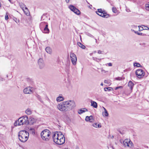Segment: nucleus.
<instances>
[{
	"label": "nucleus",
	"mask_w": 149,
	"mask_h": 149,
	"mask_svg": "<svg viewBox=\"0 0 149 149\" xmlns=\"http://www.w3.org/2000/svg\"><path fill=\"white\" fill-rule=\"evenodd\" d=\"M52 138L54 141L57 144L62 145L65 142V138L61 132L54 133L53 135Z\"/></svg>",
	"instance_id": "obj_1"
},
{
	"label": "nucleus",
	"mask_w": 149,
	"mask_h": 149,
	"mask_svg": "<svg viewBox=\"0 0 149 149\" xmlns=\"http://www.w3.org/2000/svg\"><path fill=\"white\" fill-rule=\"evenodd\" d=\"M18 137L19 140L22 142H25L28 139L29 134L25 130H22L18 133Z\"/></svg>",
	"instance_id": "obj_2"
},
{
	"label": "nucleus",
	"mask_w": 149,
	"mask_h": 149,
	"mask_svg": "<svg viewBox=\"0 0 149 149\" xmlns=\"http://www.w3.org/2000/svg\"><path fill=\"white\" fill-rule=\"evenodd\" d=\"M28 118L27 116H25L19 118L14 123V125H21L28 124Z\"/></svg>",
	"instance_id": "obj_3"
},
{
	"label": "nucleus",
	"mask_w": 149,
	"mask_h": 149,
	"mask_svg": "<svg viewBox=\"0 0 149 149\" xmlns=\"http://www.w3.org/2000/svg\"><path fill=\"white\" fill-rule=\"evenodd\" d=\"M67 111L71 110L76 106L75 102L72 100L65 101Z\"/></svg>",
	"instance_id": "obj_4"
},
{
	"label": "nucleus",
	"mask_w": 149,
	"mask_h": 149,
	"mask_svg": "<svg viewBox=\"0 0 149 149\" xmlns=\"http://www.w3.org/2000/svg\"><path fill=\"white\" fill-rule=\"evenodd\" d=\"M50 132L48 130H45L43 131L41 133V135L42 139L45 141H48L50 138Z\"/></svg>",
	"instance_id": "obj_5"
},
{
	"label": "nucleus",
	"mask_w": 149,
	"mask_h": 149,
	"mask_svg": "<svg viewBox=\"0 0 149 149\" xmlns=\"http://www.w3.org/2000/svg\"><path fill=\"white\" fill-rule=\"evenodd\" d=\"M96 13L98 15L104 18H107L109 17V15L106 11L101 8L98 9Z\"/></svg>",
	"instance_id": "obj_6"
},
{
	"label": "nucleus",
	"mask_w": 149,
	"mask_h": 149,
	"mask_svg": "<svg viewBox=\"0 0 149 149\" xmlns=\"http://www.w3.org/2000/svg\"><path fill=\"white\" fill-rule=\"evenodd\" d=\"M57 109L61 111L66 112L67 111L65 101L62 102L57 105Z\"/></svg>",
	"instance_id": "obj_7"
},
{
	"label": "nucleus",
	"mask_w": 149,
	"mask_h": 149,
	"mask_svg": "<svg viewBox=\"0 0 149 149\" xmlns=\"http://www.w3.org/2000/svg\"><path fill=\"white\" fill-rule=\"evenodd\" d=\"M136 74L139 78H141L144 76L145 72L142 69H138L136 71Z\"/></svg>",
	"instance_id": "obj_8"
},
{
	"label": "nucleus",
	"mask_w": 149,
	"mask_h": 149,
	"mask_svg": "<svg viewBox=\"0 0 149 149\" xmlns=\"http://www.w3.org/2000/svg\"><path fill=\"white\" fill-rule=\"evenodd\" d=\"M33 89L31 87L28 86L24 89L23 92L25 94H31L33 93Z\"/></svg>",
	"instance_id": "obj_9"
},
{
	"label": "nucleus",
	"mask_w": 149,
	"mask_h": 149,
	"mask_svg": "<svg viewBox=\"0 0 149 149\" xmlns=\"http://www.w3.org/2000/svg\"><path fill=\"white\" fill-rule=\"evenodd\" d=\"M70 55L72 63L74 65H76L77 61L76 55L73 53H70Z\"/></svg>",
	"instance_id": "obj_10"
},
{
	"label": "nucleus",
	"mask_w": 149,
	"mask_h": 149,
	"mask_svg": "<svg viewBox=\"0 0 149 149\" xmlns=\"http://www.w3.org/2000/svg\"><path fill=\"white\" fill-rule=\"evenodd\" d=\"M69 8L74 13L77 15H79L80 14V11L76 8L74 6L72 5H70L69 7Z\"/></svg>",
	"instance_id": "obj_11"
},
{
	"label": "nucleus",
	"mask_w": 149,
	"mask_h": 149,
	"mask_svg": "<svg viewBox=\"0 0 149 149\" xmlns=\"http://www.w3.org/2000/svg\"><path fill=\"white\" fill-rule=\"evenodd\" d=\"M38 63L40 69H42L45 67L44 62L42 59H39L38 61Z\"/></svg>",
	"instance_id": "obj_12"
},
{
	"label": "nucleus",
	"mask_w": 149,
	"mask_h": 149,
	"mask_svg": "<svg viewBox=\"0 0 149 149\" xmlns=\"http://www.w3.org/2000/svg\"><path fill=\"white\" fill-rule=\"evenodd\" d=\"M37 121V119L32 117H31L29 118V120L28 121V124H30V125H32L34 123H35Z\"/></svg>",
	"instance_id": "obj_13"
},
{
	"label": "nucleus",
	"mask_w": 149,
	"mask_h": 149,
	"mask_svg": "<svg viewBox=\"0 0 149 149\" xmlns=\"http://www.w3.org/2000/svg\"><path fill=\"white\" fill-rule=\"evenodd\" d=\"M85 120L86 121H89L90 122H93L94 121V119H93V116H86Z\"/></svg>",
	"instance_id": "obj_14"
},
{
	"label": "nucleus",
	"mask_w": 149,
	"mask_h": 149,
	"mask_svg": "<svg viewBox=\"0 0 149 149\" xmlns=\"http://www.w3.org/2000/svg\"><path fill=\"white\" fill-rule=\"evenodd\" d=\"M134 86V83L131 81H130L128 82V86L130 88L131 92L132 91Z\"/></svg>",
	"instance_id": "obj_15"
},
{
	"label": "nucleus",
	"mask_w": 149,
	"mask_h": 149,
	"mask_svg": "<svg viewBox=\"0 0 149 149\" xmlns=\"http://www.w3.org/2000/svg\"><path fill=\"white\" fill-rule=\"evenodd\" d=\"M64 100V98L62 96V95H60L59 96L56 98V101L57 102L63 101Z\"/></svg>",
	"instance_id": "obj_16"
},
{
	"label": "nucleus",
	"mask_w": 149,
	"mask_h": 149,
	"mask_svg": "<svg viewBox=\"0 0 149 149\" xmlns=\"http://www.w3.org/2000/svg\"><path fill=\"white\" fill-rule=\"evenodd\" d=\"M104 109V111L102 112V115L104 117L108 116L109 115V114L107 111L106 109L104 107H103Z\"/></svg>",
	"instance_id": "obj_17"
},
{
	"label": "nucleus",
	"mask_w": 149,
	"mask_h": 149,
	"mask_svg": "<svg viewBox=\"0 0 149 149\" xmlns=\"http://www.w3.org/2000/svg\"><path fill=\"white\" fill-rule=\"evenodd\" d=\"M91 106L95 108H97V103L93 101L92 100H91Z\"/></svg>",
	"instance_id": "obj_18"
},
{
	"label": "nucleus",
	"mask_w": 149,
	"mask_h": 149,
	"mask_svg": "<svg viewBox=\"0 0 149 149\" xmlns=\"http://www.w3.org/2000/svg\"><path fill=\"white\" fill-rule=\"evenodd\" d=\"M45 50L47 53L49 54H51L52 53V49L49 47H47L45 48Z\"/></svg>",
	"instance_id": "obj_19"
},
{
	"label": "nucleus",
	"mask_w": 149,
	"mask_h": 149,
	"mask_svg": "<svg viewBox=\"0 0 149 149\" xmlns=\"http://www.w3.org/2000/svg\"><path fill=\"white\" fill-rule=\"evenodd\" d=\"M87 111L88 110L86 109H80V110L78 111V113L79 114H81Z\"/></svg>",
	"instance_id": "obj_20"
},
{
	"label": "nucleus",
	"mask_w": 149,
	"mask_h": 149,
	"mask_svg": "<svg viewBox=\"0 0 149 149\" xmlns=\"http://www.w3.org/2000/svg\"><path fill=\"white\" fill-rule=\"evenodd\" d=\"M130 141H131L130 139H125L123 142V145L124 146L126 147V145L127 144V143L130 142Z\"/></svg>",
	"instance_id": "obj_21"
},
{
	"label": "nucleus",
	"mask_w": 149,
	"mask_h": 149,
	"mask_svg": "<svg viewBox=\"0 0 149 149\" xmlns=\"http://www.w3.org/2000/svg\"><path fill=\"white\" fill-rule=\"evenodd\" d=\"M32 111L31 110L29 109H27L25 111V113L27 115H31L32 113Z\"/></svg>",
	"instance_id": "obj_22"
},
{
	"label": "nucleus",
	"mask_w": 149,
	"mask_h": 149,
	"mask_svg": "<svg viewBox=\"0 0 149 149\" xmlns=\"http://www.w3.org/2000/svg\"><path fill=\"white\" fill-rule=\"evenodd\" d=\"M131 30L132 31L134 32V33H135L136 34H137L138 35L142 36H144L145 35L144 34H143L140 32H139L137 31H136L134 30L131 29Z\"/></svg>",
	"instance_id": "obj_23"
},
{
	"label": "nucleus",
	"mask_w": 149,
	"mask_h": 149,
	"mask_svg": "<svg viewBox=\"0 0 149 149\" xmlns=\"http://www.w3.org/2000/svg\"><path fill=\"white\" fill-rule=\"evenodd\" d=\"M24 11V13L26 15H28L29 14V11L26 7H25V8L23 10Z\"/></svg>",
	"instance_id": "obj_24"
},
{
	"label": "nucleus",
	"mask_w": 149,
	"mask_h": 149,
	"mask_svg": "<svg viewBox=\"0 0 149 149\" xmlns=\"http://www.w3.org/2000/svg\"><path fill=\"white\" fill-rule=\"evenodd\" d=\"M93 126L96 128L98 127L100 128L101 127V125L99 124H97V123H94L93 124Z\"/></svg>",
	"instance_id": "obj_25"
},
{
	"label": "nucleus",
	"mask_w": 149,
	"mask_h": 149,
	"mask_svg": "<svg viewBox=\"0 0 149 149\" xmlns=\"http://www.w3.org/2000/svg\"><path fill=\"white\" fill-rule=\"evenodd\" d=\"M48 24H46L45 26L44 29V30L45 31V33H48L49 31V29L48 28Z\"/></svg>",
	"instance_id": "obj_26"
},
{
	"label": "nucleus",
	"mask_w": 149,
	"mask_h": 149,
	"mask_svg": "<svg viewBox=\"0 0 149 149\" xmlns=\"http://www.w3.org/2000/svg\"><path fill=\"white\" fill-rule=\"evenodd\" d=\"M77 44L79 47L83 49H85L86 48V47L80 42L78 43Z\"/></svg>",
	"instance_id": "obj_27"
},
{
	"label": "nucleus",
	"mask_w": 149,
	"mask_h": 149,
	"mask_svg": "<svg viewBox=\"0 0 149 149\" xmlns=\"http://www.w3.org/2000/svg\"><path fill=\"white\" fill-rule=\"evenodd\" d=\"M133 144L132 142L131 141L130 142H128L127 144L126 145V147H129L131 148L133 146Z\"/></svg>",
	"instance_id": "obj_28"
},
{
	"label": "nucleus",
	"mask_w": 149,
	"mask_h": 149,
	"mask_svg": "<svg viewBox=\"0 0 149 149\" xmlns=\"http://www.w3.org/2000/svg\"><path fill=\"white\" fill-rule=\"evenodd\" d=\"M19 5L20 7L22 9V10H24V8H25V7H26L24 4L22 3H20Z\"/></svg>",
	"instance_id": "obj_29"
},
{
	"label": "nucleus",
	"mask_w": 149,
	"mask_h": 149,
	"mask_svg": "<svg viewBox=\"0 0 149 149\" xmlns=\"http://www.w3.org/2000/svg\"><path fill=\"white\" fill-rule=\"evenodd\" d=\"M111 89H112V88L111 87H106L104 88V90L105 91H111Z\"/></svg>",
	"instance_id": "obj_30"
},
{
	"label": "nucleus",
	"mask_w": 149,
	"mask_h": 149,
	"mask_svg": "<svg viewBox=\"0 0 149 149\" xmlns=\"http://www.w3.org/2000/svg\"><path fill=\"white\" fill-rule=\"evenodd\" d=\"M112 10L113 12L114 13H116L117 12V10L115 7H113Z\"/></svg>",
	"instance_id": "obj_31"
},
{
	"label": "nucleus",
	"mask_w": 149,
	"mask_h": 149,
	"mask_svg": "<svg viewBox=\"0 0 149 149\" xmlns=\"http://www.w3.org/2000/svg\"><path fill=\"white\" fill-rule=\"evenodd\" d=\"M36 96L40 102L42 101V100L41 97L39 95L37 94L36 95Z\"/></svg>",
	"instance_id": "obj_32"
},
{
	"label": "nucleus",
	"mask_w": 149,
	"mask_h": 149,
	"mask_svg": "<svg viewBox=\"0 0 149 149\" xmlns=\"http://www.w3.org/2000/svg\"><path fill=\"white\" fill-rule=\"evenodd\" d=\"M134 66H136L138 67H140L141 66V65L139 63H134Z\"/></svg>",
	"instance_id": "obj_33"
},
{
	"label": "nucleus",
	"mask_w": 149,
	"mask_h": 149,
	"mask_svg": "<svg viewBox=\"0 0 149 149\" xmlns=\"http://www.w3.org/2000/svg\"><path fill=\"white\" fill-rule=\"evenodd\" d=\"M145 8L147 10H149V4L146 5Z\"/></svg>",
	"instance_id": "obj_34"
},
{
	"label": "nucleus",
	"mask_w": 149,
	"mask_h": 149,
	"mask_svg": "<svg viewBox=\"0 0 149 149\" xmlns=\"http://www.w3.org/2000/svg\"><path fill=\"white\" fill-rule=\"evenodd\" d=\"M138 27L139 28V31H141L143 30V27H141V26H138Z\"/></svg>",
	"instance_id": "obj_35"
},
{
	"label": "nucleus",
	"mask_w": 149,
	"mask_h": 149,
	"mask_svg": "<svg viewBox=\"0 0 149 149\" xmlns=\"http://www.w3.org/2000/svg\"><path fill=\"white\" fill-rule=\"evenodd\" d=\"M115 79L117 80L120 81L122 80V78L120 77H117Z\"/></svg>",
	"instance_id": "obj_36"
},
{
	"label": "nucleus",
	"mask_w": 149,
	"mask_h": 149,
	"mask_svg": "<svg viewBox=\"0 0 149 149\" xmlns=\"http://www.w3.org/2000/svg\"><path fill=\"white\" fill-rule=\"evenodd\" d=\"M104 83L107 84H109L110 83L109 80H104Z\"/></svg>",
	"instance_id": "obj_37"
},
{
	"label": "nucleus",
	"mask_w": 149,
	"mask_h": 149,
	"mask_svg": "<svg viewBox=\"0 0 149 149\" xmlns=\"http://www.w3.org/2000/svg\"><path fill=\"white\" fill-rule=\"evenodd\" d=\"M8 19V17L7 13H6V15L5 16V19L6 20H7Z\"/></svg>",
	"instance_id": "obj_38"
},
{
	"label": "nucleus",
	"mask_w": 149,
	"mask_h": 149,
	"mask_svg": "<svg viewBox=\"0 0 149 149\" xmlns=\"http://www.w3.org/2000/svg\"><path fill=\"white\" fill-rule=\"evenodd\" d=\"M123 88V87L122 86H119L118 87H116L115 88V90H117L118 88Z\"/></svg>",
	"instance_id": "obj_39"
},
{
	"label": "nucleus",
	"mask_w": 149,
	"mask_h": 149,
	"mask_svg": "<svg viewBox=\"0 0 149 149\" xmlns=\"http://www.w3.org/2000/svg\"><path fill=\"white\" fill-rule=\"evenodd\" d=\"M109 66H112V64L111 63H110L107 64Z\"/></svg>",
	"instance_id": "obj_40"
},
{
	"label": "nucleus",
	"mask_w": 149,
	"mask_h": 149,
	"mask_svg": "<svg viewBox=\"0 0 149 149\" xmlns=\"http://www.w3.org/2000/svg\"><path fill=\"white\" fill-rule=\"evenodd\" d=\"M102 51L100 50H99L98 51V53L99 54H101L102 53Z\"/></svg>",
	"instance_id": "obj_41"
},
{
	"label": "nucleus",
	"mask_w": 149,
	"mask_h": 149,
	"mask_svg": "<svg viewBox=\"0 0 149 149\" xmlns=\"http://www.w3.org/2000/svg\"><path fill=\"white\" fill-rule=\"evenodd\" d=\"M30 130H32V132H34V133H35V131H34V129L32 128H31L30 129Z\"/></svg>",
	"instance_id": "obj_42"
},
{
	"label": "nucleus",
	"mask_w": 149,
	"mask_h": 149,
	"mask_svg": "<svg viewBox=\"0 0 149 149\" xmlns=\"http://www.w3.org/2000/svg\"><path fill=\"white\" fill-rule=\"evenodd\" d=\"M146 28L145 29L149 30V28H148L147 26H146Z\"/></svg>",
	"instance_id": "obj_43"
},
{
	"label": "nucleus",
	"mask_w": 149,
	"mask_h": 149,
	"mask_svg": "<svg viewBox=\"0 0 149 149\" xmlns=\"http://www.w3.org/2000/svg\"><path fill=\"white\" fill-rule=\"evenodd\" d=\"M67 3H68L69 0H65Z\"/></svg>",
	"instance_id": "obj_44"
},
{
	"label": "nucleus",
	"mask_w": 149,
	"mask_h": 149,
	"mask_svg": "<svg viewBox=\"0 0 149 149\" xmlns=\"http://www.w3.org/2000/svg\"><path fill=\"white\" fill-rule=\"evenodd\" d=\"M100 85H101V86H103V83H102H102Z\"/></svg>",
	"instance_id": "obj_45"
},
{
	"label": "nucleus",
	"mask_w": 149,
	"mask_h": 149,
	"mask_svg": "<svg viewBox=\"0 0 149 149\" xmlns=\"http://www.w3.org/2000/svg\"><path fill=\"white\" fill-rule=\"evenodd\" d=\"M8 1L10 2L11 3H13L12 2V1L11 0H8Z\"/></svg>",
	"instance_id": "obj_46"
},
{
	"label": "nucleus",
	"mask_w": 149,
	"mask_h": 149,
	"mask_svg": "<svg viewBox=\"0 0 149 149\" xmlns=\"http://www.w3.org/2000/svg\"><path fill=\"white\" fill-rule=\"evenodd\" d=\"M96 60H100L101 59H97V58H95Z\"/></svg>",
	"instance_id": "obj_47"
},
{
	"label": "nucleus",
	"mask_w": 149,
	"mask_h": 149,
	"mask_svg": "<svg viewBox=\"0 0 149 149\" xmlns=\"http://www.w3.org/2000/svg\"><path fill=\"white\" fill-rule=\"evenodd\" d=\"M133 26L134 27H137V26Z\"/></svg>",
	"instance_id": "obj_48"
},
{
	"label": "nucleus",
	"mask_w": 149,
	"mask_h": 149,
	"mask_svg": "<svg viewBox=\"0 0 149 149\" xmlns=\"http://www.w3.org/2000/svg\"><path fill=\"white\" fill-rule=\"evenodd\" d=\"M96 52V51H95L94 52V53H95Z\"/></svg>",
	"instance_id": "obj_49"
},
{
	"label": "nucleus",
	"mask_w": 149,
	"mask_h": 149,
	"mask_svg": "<svg viewBox=\"0 0 149 149\" xmlns=\"http://www.w3.org/2000/svg\"><path fill=\"white\" fill-rule=\"evenodd\" d=\"M127 12H129V11H127Z\"/></svg>",
	"instance_id": "obj_50"
}]
</instances>
